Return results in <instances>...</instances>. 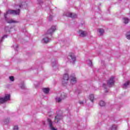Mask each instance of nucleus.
I'll list each match as a JSON object with an SVG mask.
<instances>
[{"label":"nucleus","mask_w":130,"mask_h":130,"mask_svg":"<svg viewBox=\"0 0 130 130\" xmlns=\"http://www.w3.org/2000/svg\"><path fill=\"white\" fill-rule=\"evenodd\" d=\"M69 79L70 81V84L71 85H75V84L77 83V79L76 78L75 76H70V78H69V74H64V75L63 77V80L62 81L63 85H64L65 83L66 84V83H68Z\"/></svg>","instance_id":"obj_1"},{"label":"nucleus","mask_w":130,"mask_h":130,"mask_svg":"<svg viewBox=\"0 0 130 130\" xmlns=\"http://www.w3.org/2000/svg\"><path fill=\"white\" fill-rule=\"evenodd\" d=\"M10 14H11L12 15H20V10H8L6 13L4 14L5 18H7V15H10Z\"/></svg>","instance_id":"obj_2"},{"label":"nucleus","mask_w":130,"mask_h":130,"mask_svg":"<svg viewBox=\"0 0 130 130\" xmlns=\"http://www.w3.org/2000/svg\"><path fill=\"white\" fill-rule=\"evenodd\" d=\"M11 95L10 94H5L4 98H0V103H5V102H7V101H9L10 100V98Z\"/></svg>","instance_id":"obj_3"},{"label":"nucleus","mask_w":130,"mask_h":130,"mask_svg":"<svg viewBox=\"0 0 130 130\" xmlns=\"http://www.w3.org/2000/svg\"><path fill=\"white\" fill-rule=\"evenodd\" d=\"M68 57H70L69 61L71 62V63H75V62H76V56L74 53H70Z\"/></svg>","instance_id":"obj_4"},{"label":"nucleus","mask_w":130,"mask_h":130,"mask_svg":"<svg viewBox=\"0 0 130 130\" xmlns=\"http://www.w3.org/2000/svg\"><path fill=\"white\" fill-rule=\"evenodd\" d=\"M113 85H114V76L111 77L108 81V86L109 87H111V86H113Z\"/></svg>","instance_id":"obj_5"},{"label":"nucleus","mask_w":130,"mask_h":130,"mask_svg":"<svg viewBox=\"0 0 130 130\" xmlns=\"http://www.w3.org/2000/svg\"><path fill=\"white\" fill-rule=\"evenodd\" d=\"M64 16H66V17H69L70 18H77V14L75 13H72L71 12H68L67 14H64Z\"/></svg>","instance_id":"obj_6"},{"label":"nucleus","mask_w":130,"mask_h":130,"mask_svg":"<svg viewBox=\"0 0 130 130\" xmlns=\"http://www.w3.org/2000/svg\"><path fill=\"white\" fill-rule=\"evenodd\" d=\"M87 32L86 31L83 30H79L78 35L80 36V37H85V36H87Z\"/></svg>","instance_id":"obj_7"},{"label":"nucleus","mask_w":130,"mask_h":130,"mask_svg":"<svg viewBox=\"0 0 130 130\" xmlns=\"http://www.w3.org/2000/svg\"><path fill=\"white\" fill-rule=\"evenodd\" d=\"M47 122L49 124V127L51 130H57V128H54L53 126H52V122L50 119H48Z\"/></svg>","instance_id":"obj_8"},{"label":"nucleus","mask_w":130,"mask_h":130,"mask_svg":"<svg viewBox=\"0 0 130 130\" xmlns=\"http://www.w3.org/2000/svg\"><path fill=\"white\" fill-rule=\"evenodd\" d=\"M55 30H56V27L55 26H52L50 29L48 30V34L51 35V34H52V33H53Z\"/></svg>","instance_id":"obj_9"},{"label":"nucleus","mask_w":130,"mask_h":130,"mask_svg":"<svg viewBox=\"0 0 130 130\" xmlns=\"http://www.w3.org/2000/svg\"><path fill=\"white\" fill-rule=\"evenodd\" d=\"M50 41V39L47 37V35L43 39L42 42L43 43H48Z\"/></svg>","instance_id":"obj_10"},{"label":"nucleus","mask_w":130,"mask_h":130,"mask_svg":"<svg viewBox=\"0 0 130 130\" xmlns=\"http://www.w3.org/2000/svg\"><path fill=\"white\" fill-rule=\"evenodd\" d=\"M62 116L61 115H57L55 117V120L57 121V122H58L59 119H62Z\"/></svg>","instance_id":"obj_11"},{"label":"nucleus","mask_w":130,"mask_h":130,"mask_svg":"<svg viewBox=\"0 0 130 130\" xmlns=\"http://www.w3.org/2000/svg\"><path fill=\"white\" fill-rule=\"evenodd\" d=\"M66 95H64V96H62V95L61 96V99L60 98H56V102H58V103H59L60 102V101H61V100H62V99H64V98H66Z\"/></svg>","instance_id":"obj_12"},{"label":"nucleus","mask_w":130,"mask_h":130,"mask_svg":"<svg viewBox=\"0 0 130 130\" xmlns=\"http://www.w3.org/2000/svg\"><path fill=\"white\" fill-rule=\"evenodd\" d=\"M98 32L99 33L100 35H103L104 34V29L100 28L98 30Z\"/></svg>","instance_id":"obj_13"},{"label":"nucleus","mask_w":130,"mask_h":130,"mask_svg":"<svg viewBox=\"0 0 130 130\" xmlns=\"http://www.w3.org/2000/svg\"><path fill=\"white\" fill-rule=\"evenodd\" d=\"M122 21L123 23H124V24H127V23H128V22L129 21V20L128 19V18H123Z\"/></svg>","instance_id":"obj_14"},{"label":"nucleus","mask_w":130,"mask_h":130,"mask_svg":"<svg viewBox=\"0 0 130 130\" xmlns=\"http://www.w3.org/2000/svg\"><path fill=\"white\" fill-rule=\"evenodd\" d=\"M43 91L45 94H48L49 93V88H45L43 89Z\"/></svg>","instance_id":"obj_15"},{"label":"nucleus","mask_w":130,"mask_h":130,"mask_svg":"<svg viewBox=\"0 0 130 130\" xmlns=\"http://www.w3.org/2000/svg\"><path fill=\"white\" fill-rule=\"evenodd\" d=\"M117 129V126L116 125H112L109 130H116Z\"/></svg>","instance_id":"obj_16"},{"label":"nucleus","mask_w":130,"mask_h":130,"mask_svg":"<svg viewBox=\"0 0 130 130\" xmlns=\"http://www.w3.org/2000/svg\"><path fill=\"white\" fill-rule=\"evenodd\" d=\"M129 85V81L126 82L123 85V88H126L127 86Z\"/></svg>","instance_id":"obj_17"},{"label":"nucleus","mask_w":130,"mask_h":130,"mask_svg":"<svg viewBox=\"0 0 130 130\" xmlns=\"http://www.w3.org/2000/svg\"><path fill=\"white\" fill-rule=\"evenodd\" d=\"M89 99L91 102H93L94 101V95L93 94H90L89 95Z\"/></svg>","instance_id":"obj_18"},{"label":"nucleus","mask_w":130,"mask_h":130,"mask_svg":"<svg viewBox=\"0 0 130 130\" xmlns=\"http://www.w3.org/2000/svg\"><path fill=\"white\" fill-rule=\"evenodd\" d=\"M99 105H100V106H105V103L104 101H100L99 103Z\"/></svg>","instance_id":"obj_19"},{"label":"nucleus","mask_w":130,"mask_h":130,"mask_svg":"<svg viewBox=\"0 0 130 130\" xmlns=\"http://www.w3.org/2000/svg\"><path fill=\"white\" fill-rule=\"evenodd\" d=\"M126 37L127 39H130V31L126 34Z\"/></svg>","instance_id":"obj_20"},{"label":"nucleus","mask_w":130,"mask_h":130,"mask_svg":"<svg viewBox=\"0 0 130 130\" xmlns=\"http://www.w3.org/2000/svg\"><path fill=\"white\" fill-rule=\"evenodd\" d=\"M87 63L89 67H92V61H91V60H88L87 61Z\"/></svg>","instance_id":"obj_21"},{"label":"nucleus","mask_w":130,"mask_h":130,"mask_svg":"<svg viewBox=\"0 0 130 130\" xmlns=\"http://www.w3.org/2000/svg\"><path fill=\"white\" fill-rule=\"evenodd\" d=\"M16 22L14 21L13 19H11L10 20L8 21V23H16Z\"/></svg>","instance_id":"obj_22"},{"label":"nucleus","mask_w":130,"mask_h":130,"mask_svg":"<svg viewBox=\"0 0 130 130\" xmlns=\"http://www.w3.org/2000/svg\"><path fill=\"white\" fill-rule=\"evenodd\" d=\"M9 79L10 80V81H11L12 82H13L14 79V77L13 76H11L9 77Z\"/></svg>","instance_id":"obj_23"},{"label":"nucleus","mask_w":130,"mask_h":130,"mask_svg":"<svg viewBox=\"0 0 130 130\" xmlns=\"http://www.w3.org/2000/svg\"><path fill=\"white\" fill-rule=\"evenodd\" d=\"M19 128L18 127V126H14L13 127V130H18Z\"/></svg>","instance_id":"obj_24"},{"label":"nucleus","mask_w":130,"mask_h":130,"mask_svg":"<svg viewBox=\"0 0 130 130\" xmlns=\"http://www.w3.org/2000/svg\"><path fill=\"white\" fill-rule=\"evenodd\" d=\"M103 87L105 88V89H106V88H107V85H106V84H103Z\"/></svg>","instance_id":"obj_25"},{"label":"nucleus","mask_w":130,"mask_h":130,"mask_svg":"<svg viewBox=\"0 0 130 130\" xmlns=\"http://www.w3.org/2000/svg\"><path fill=\"white\" fill-rule=\"evenodd\" d=\"M5 38H7V36H4L2 39L0 41V42H2V41H3V39H4Z\"/></svg>","instance_id":"obj_26"},{"label":"nucleus","mask_w":130,"mask_h":130,"mask_svg":"<svg viewBox=\"0 0 130 130\" xmlns=\"http://www.w3.org/2000/svg\"><path fill=\"white\" fill-rule=\"evenodd\" d=\"M79 103L80 104H83L84 103L83 102H82V101H80V102H79Z\"/></svg>","instance_id":"obj_27"},{"label":"nucleus","mask_w":130,"mask_h":130,"mask_svg":"<svg viewBox=\"0 0 130 130\" xmlns=\"http://www.w3.org/2000/svg\"><path fill=\"white\" fill-rule=\"evenodd\" d=\"M43 123L44 125H45V124H46V122L44 121V122H43Z\"/></svg>","instance_id":"obj_28"},{"label":"nucleus","mask_w":130,"mask_h":130,"mask_svg":"<svg viewBox=\"0 0 130 130\" xmlns=\"http://www.w3.org/2000/svg\"><path fill=\"white\" fill-rule=\"evenodd\" d=\"M24 88H25V86L23 85L22 86H21L22 89H24Z\"/></svg>","instance_id":"obj_29"},{"label":"nucleus","mask_w":130,"mask_h":130,"mask_svg":"<svg viewBox=\"0 0 130 130\" xmlns=\"http://www.w3.org/2000/svg\"><path fill=\"white\" fill-rule=\"evenodd\" d=\"M19 8H21V6H19Z\"/></svg>","instance_id":"obj_30"}]
</instances>
